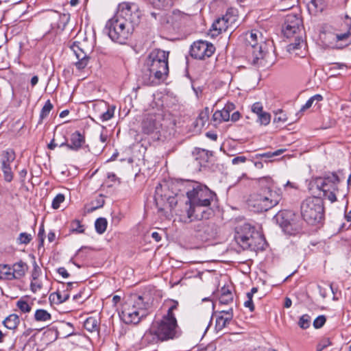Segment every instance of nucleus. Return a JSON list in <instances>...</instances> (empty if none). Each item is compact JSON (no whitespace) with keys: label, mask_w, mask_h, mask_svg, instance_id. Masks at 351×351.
Returning <instances> with one entry per match:
<instances>
[{"label":"nucleus","mask_w":351,"mask_h":351,"mask_svg":"<svg viewBox=\"0 0 351 351\" xmlns=\"http://www.w3.org/2000/svg\"><path fill=\"white\" fill-rule=\"evenodd\" d=\"M139 21L140 14L136 5L123 2L119 5L117 14L106 23L108 36L113 41L123 44Z\"/></svg>","instance_id":"obj_1"},{"label":"nucleus","mask_w":351,"mask_h":351,"mask_svg":"<svg viewBox=\"0 0 351 351\" xmlns=\"http://www.w3.org/2000/svg\"><path fill=\"white\" fill-rule=\"evenodd\" d=\"M169 51L153 49L147 56L143 69V80L146 85H157L166 79L169 73Z\"/></svg>","instance_id":"obj_2"},{"label":"nucleus","mask_w":351,"mask_h":351,"mask_svg":"<svg viewBox=\"0 0 351 351\" xmlns=\"http://www.w3.org/2000/svg\"><path fill=\"white\" fill-rule=\"evenodd\" d=\"M258 182L261 189L250 195L247 205L253 212L263 213L276 206L279 203L280 197L272 191L274 182L271 178H260Z\"/></svg>","instance_id":"obj_3"},{"label":"nucleus","mask_w":351,"mask_h":351,"mask_svg":"<svg viewBox=\"0 0 351 351\" xmlns=\"http://www.w3.org/2000/svg\"><path fill=\"white\" fill-rule=\"evenodd\" d=\"M341 180L337 173H330L323 177L313 179L310 185V189L316 188L322 193L323 197L331 203L337 200V197H346L347 193L341 189Z\"/></svg>","instance_id":"obj_4"},{"label":"nucleus","mask_w":351,"mask_h":351,"mask_svg":"<svg viewBox=\"0 0 351 351\" xmlns=\"http://www.w3.org/2000/svg\"><path fill=\"white\" fill-rule=\"evenodd\" d=\"M150 306L142 296H135L123 306L121 319L126 324H137L148 315Z\"/></svg>","instance_id":"obj_5"},{"label":"nucleus","mask_w":351,"mask_h":351,"mask_svg":"<svg viewBox=\"0 0 351 351\" xmlns=\"http://www.w3.org/2000/svg\"><path fill=\"white\" fill-rule=\"evenodd\" d=\"M180 185L186 190V197L188 198V204L197 205L203 204V205H210L211 202L215 194L210 191L207 186L195 181H183Z\"/></svg>","instance_id":"obj_6"},{"label":"nucleus","mask_w":351,"mask_h":351,"mask_svg":"<svg viewBox=\"0 0 351 351\" xmlns=\"http://www.w3.org/2000/svg\"><path fill=\"white\" fill-rule=\"evenodd\" d=\"M344 23L348 29L343 33H335L329 29H325L320 32L319 40L325 47L342 49L348 45L351 36V18L346 16Z\"/></svg>","instance_id":"obj_7"},{"label":"nucleus","mask_w":351,"mask_h":351,"mask_svg":"<svg viewBox=\"0 0 351 351\" xmlns=\"http://www.w3.org/2000/svg\"><path fill=\"white\" fill-rule=\"evenodd\" d=\"M301 215L308 223L315 225L324 218V202L321 197L312 196L306 198L301 204Z\"/></svg>","instance_id":"obj_8"},{"label":"nucleus","mask_w":351,"mask_h":351,"mask_svg":"<svg viewBox=\"0 0 351 351\" xmlns=\"http://www.w3.org/2000/svg\"><path fill=\"white\" fill-rule=\"evenodd\" d=\"M150 332L161 341L173 339L180 335V328L176 318L165 315L161 319L153 323Z\"/></svg>","instance_id":"obj_9"},{"label":"nucleus","mask_w":351,"mask_h":351,"mask_svg":"<svg viewBox=\"0 0 351 351\" xmlns=\"http://www.w3.org/2000/svg\"><path fill=\"white\" fill-rule=\"evenodd\" d=\"M244 40L247 51L252 54V62L258 64L265 54V43L262 34L258 30H252L245 34Z\"/></svg>","instance_id":"obj_10"},{"label":"nucleus","mask_w":351,"mask_h":351,"mask_svg":"<svg viewBox=\"0 0 351 351\" xmlns=\"http://www.w3.org/2000/svg\"><path fill=\"white\" fill-rule=\"evenodd\" d=\"M274 219L287 234L296 235L302 231V221L291 211H280L276 215Z\"/></svg>","instance_id":"obj_11"},{"label":"nucleus","mask_w":351,"mask_h":351,"mask_svg":"<svg viewBox=\"0 0 351 351\" xmlns=\"http://www.w3.org/2000/svg\"><path fill=\"white\" fill-rule=\"evenodd\" d=\"M259 237L258 232L249 223L238 226L235 230L234 239L243 250H247L255 244L256 237Z\"/></svg>","instance_id":"obj_12"},{"label":"nucleus","mask_w":351,"mask_h":351,"mask_svg":"<svg viewBox=\"0 0 351 351\" xmlns=\"http://www.w3.org/2000/svg\"><path fill=\"white\" fill-rule=\"evenodd\" d=\"M210 206L203 205V204L197 205L188 204L186 209V215L183 216L182 220L184 223H189L195 220L203 221L209 219L213 215V210Z\"/></svg>","instance_id":"obj_13"},{"label":"nucleus","mask_w":351,"mask_h":351,"mask_svg":"<svg viewBox=\"0 0 351 351\" xmlns=\"http://www.w3.org/2000/svg\"><path fill=\"white\" fill-rule=\"evenodd\" d=\"M237 16L233 13V10L228 11L221 18L217 19L212 25L210 33L212 36H217L223 32L227 31L229 28L232 29L235 26Z\"/></svg>","instance_id":"obj_14"},{"label":"nucleus","mask_w":351,"mask_h":351,"mask_svg":"<svg viewBox=\"0 0 351 351\" xmlns=\"http://www.w3.org/2000/svg\"><path fill=\"white\" fill-rule=\"evenodd\" d=\"M214 45L207 41L198 40L194 42L191 45L190 53L191 56L198 60H204L210 58L215 52Z\"/></svg>","instance_id":"obj_15"},{"label":"nucleus","mask_w":351,"mask_h":351,"mask_svg":"<svg viewBox=\"0 0 351 351\" xmlns=\"http://www.w3.org/2000/svg\"><path fill=\"white\" fill-rule=\"evenodd\" d=\"M302 30V19L298 14H288L283 26L285 36L291 37Z\"/></svg>","instance_id":"obj_16"},{"label":"nucleus","mask_w":351,"mask_h":351,"mask_svg":"<svg viewBox=\"0 0 351 351\" xmlns=\"http://www.w3.org/2000/svg\"><path fill=\"white\" fill-rule=\"evenodd\" d=\"M71 49L78 60L77 62H75L76 67L79 70L84 69L88 62L87 51L82 47L81 43L78 41L73 43L71 46Z\"/></svg>","instance_id":"obj_17"},{"label":"nucleus","mask_w":351,"mask_h":351,"mask_svg":"<svg viewBox=\"0 0 351 351\" xmlns=\"http://www.w3.org/2000/svg\"><path fill=\"white\" fill-rule=\"evenodd\" d=\"M188 19V16L180 10H173L167 14L163 19V23L169 24L173 28H178Z\"/></svg>","instance_id":"obj_18"},{"label":"nucleus","mask_w":351,"mask_h":351,"mask_svg":"<svg viewBox=\"0 0 351 351\" xmlns=\"http://www.w3.org/2000/svg\"><path fill=\"white\" fill-rule=\"evenodd\" d=\"M28 267L26 263L23 261H19L10 267V280L14 279H20L23 277L27 271Z\"/></svg>","instance_id":"obj_19"},{"label":"nucleus","mask_w":351,"mask_h":351,"mask_svg":"<svg viewBox=\"0 0 351 351\" xmlns=\"http://www.w3.org/2000/svg\"><path fill=\"white\" fill-rule=\"evenodd\" d=\"M159 123L157 121L155 114H147L143 121V130L146 134L152 133L158 128Z\"/></svg>","instance_id":"obj_20"},{"label":"nucleus","mask_w":351,"mask_h":351,"mask_svg":"<svg viewBox=\"0 0 351 351\" xmlns=\"http://www.w3.org/2000/svg\"><path fill=\"white\" fill-rule=\"evenodd\" d=\"M85 143V137L80 132L76 131L71 136V143H67L66 146L72 150H78Z\"/></svg>","instance_id":"obj_21"},{"label":"nucleus","mask_w":351,"mask_h":351,"mask_svg":"<svg viewBox=\"0 0 351 351\" xmlns=\"http://www.w3.org/2000/svg\"><path fill=\"white\" fill-rule=\"evenodd\" d=\"M1 166H11V163L15 160V152L12 149H7L1 154Z\"/></svg>","instance_id":"obj_22"},{"label":"nucleus","mask_w":351,"mask_h":351,"mask_svg":"<svg viewBox=\"0 0 351 351\" xmlns=\"http://www.w3.org/2000/svg\"><path fill=\"white\" fill-rule=\"evenodd\" d=\"M20 324V318L16 314L8 315L3 322V324L9 330H14Z\"/></svg>","instance_id":"obj_23"},{"label":"nucleus","mask_w":351,"mask_h":351,"mask_svg":"<svg viewBox=\"0 0 351 351\" xmlns=\"http://www.w3.org/2000/svg\"><path fill=\"white\" fill-rule=\"evenodd\" d=\"M230 114H227L223 109L221 110H217L214 112L212 121L215 125L219 124L223 121H228L230 120Z\"/></svg>","instance_id":"obj_24"},{"label":"nucleus","mask_w":351,"mask_h":351,"mask_svg":"<svg viewBox=\"0 0 351 351\" xmlns=\"http://www.w3.org/2000/svg\"><path fill=\"white\" fill-rule=\"evenodd\" d=\"M209 110L208 108L202 110L196 119L195 126L198 128H202L208 121Z\"/></svg>","instance_id":"obj_25"},{"label":"nucleus","mask_w":351,"mask_h":351,"mask_svg":"<svg viewBox=\"0 0 351 351\" xmlns=\"http://www.w3.org/2000/svg\"><path fill=\"white\" fill-rule=\"evenodd\" d=\"M303 40L300 36H297L295 43H291L287 46V51L291 54H294L295 56H302V53L298 52V51L300 50L302 47Z\"/></svg>","instance_id":"obj_26"},{"label":"nucleus","mask_w":351,"mask_h":351,"mask_svg":"<svg viewBox=\"0 0 351 351\" xmlns=\"http://www.w3.org/2000/svg\"><path fill=\"white\" fill-rule=\"evenodd\" d=\"M227 315L228 317L219 315H217L215 322V329L217 331L223 330L232 320L230 314H228Z\"/></svg>","instance_id":"obj_27"},{"label":"nucleus","mask_w":351,"mask_h":351,"mask_svg":"<svg viewBox=\"0 0 351 351\" xmlns=\"http://www.w3.org/2000/svg\"><path fill=\"white\" fill-rule=\"evenodd\" d=\"M220 304H228L232 302V293L227 288L223 287L221 290V295L219 298Z\"/></svg>","instance_id":"obj_28"},{"label":"nucleus","mask_w":351,"mask_h":351,"mask_svg":"<svg viewBox=\"0 0 351 351\" xmlns=\"http://www.w3.org/2000/svg\"><path fill=\"white\" fill-rule=\"evenodd\" d=\"M34 319L36 322H47L51 321V315L45 309H38L35 312Z\"/></svg>","instance_id":"obj_29"},{"label":"nucleus","mask_w":351,"mask_h":351,"mask_svg":"<svg viewBox=\"0 0 351 351\" xmlns=\"http://www.w3.org/2000/svg\"><path fill=\"white\" fill-rule=\"evenodd\" d=\"M84 326L89 332L97 331L99 328L98 321L95 317H90L84 322Z\"/></svg>","instance_id":"obj_30"},{"label":"nucleus","mask_w":351,"mask_h":351,"mask_svg":"<svg viewBox=\"0 0 351 351\" xmlns=\"http://www.w3.org/2000/svg\"><path fill=\"white\" fill-rule=\"evenodd\" d=\"M62 16L59 12H53L51 13V27L53 29H63L64 27V24H60L59 23L60 20L61 19Z\"/></svg>","instance_id":"obj_31"},{"label":"nucleus","mask_w":351,"mask_h":351,"mask_svg":"<svg viewBox=\"0 0 351 351\" xmlns=\"http://www.w3.org/2000/svg\"><path fill=\"white\" fill-rule=\"evenodd\" d=\"M107 220L105 218H99L95 221V226L97 233L103 234L107 228Z\"/></svg>","instance_id":"obj_32"},{"label":"nucleus","mask_w":351,"mask_h":351,"mask_svg":"<svg viewBox=\"0 0 351 351\" xmlns=\"http://www.w3.org/2000/svg\"><path fill=\"white\" fill-rule=\"evenodd\" d=\"M1 169L3 172L4 180L7 182H12L14 178V172L11 166H1Z\"/></svg>","instance_id":"obj_33"},{"label":"nucleus","mask_w":351,"mask_h":351,"mask_svg":"<svg viewBox=\"0 0 351 351\" xmlns=\"http://www.w3.org/2000/svg\"><path fill=\"white\" fill-rule=\"evenodd\" d=\"M53 108V105L51 103L50 100H47L45 104V106L43 107L40 114V121L39 122L41 123L44 119H45L49 114L50 111Z\"/></svg>","instance_id":"obj_34"},{"label":"nucleus","mask_w":351,"mask_h":351,"mask_svg":"<svg viewBox=\"0 0 351 351\" xmlns=\"http://www.w3.org/2000/svg\"><path fill=\"white\" fill-rule=\"evenodd\" d=\"M298 3V0H279L278 6L281 10L292 8Z\"/></svg>","instance_id":"obj_35"},{"label":"nucleus","mask_w":351,"mask_h":351,"mask_svg":"<svg viewBox=\"0 0 351 351\" xmlns=\"http://www.w3.org/2000/svg\"><path fill=\"white\" fill-rule=\"evenodd\" d=\"M16 306L23 313H29L32 310V305L22 299L16 302Z\"/></svg>","instance_id":"obj_36"},{"label":"nucleus","mask_w":351,"mask_h":351,"mask_svg":"<svg viewBox=\"0 0 351 351\" xmlns=\"http://www.w3.org/2000/svg\"><path fill=\"white\" fill-rule=\"evenodd\" d=\"M62 138H64V141L60 142V143L57 142L58 141V135L54 134L53 138L51 140L49 144H48V148L49 149H54L56 147H63L66 145V139L64 136H62Z\"/></svg>","instance_id":"obj_37"},{"label":"nucleus","mask_w":351,"mask_h":351,"mask_svg":"<svg viewBox=\"0 0 351 351\" xmlns=\"http://www.w3.org/2000/svg\"><path fill=\"white\" fill-rule=\"evenodd\" d=\"M322 99H323V97L321 95L317 94V95H313L301 108V110L304 111L305 110L310 108L315 101L319 102V101H322Z\"/></svg>","instance_id":"obj_38"},{"label":"nucleus","mask_w":351,"mask_h":351,"mask_svg":"<svg viewBox=\"0 0 351 351\" xmlns=\"http://www.w3.org/2000/svg\"><path fill=\"white\" fill-rule=\"evenodd\" d=\"M10 275V266L8 265H0V280H8Z\"/></svg>","instance_id":"obj_39"},{"label":"nucleus","mask_w":351,"mask_h":351,"mask_svg":"<svg viewBox=\"0 0 351 351\" xmlns=\"http://www.w3.org/2000/svg\"><path fill=\"white\" fill-rule=\"evenodd\" d=\"M149 1L155 8L158 9L165 8L172 4V0H149Z\"/></svg>","instance_id":"obj_40"},{"label":"nucleus","mask_w":351,"mask_h":351,"mask_svg":"<svg viewBox=\"0 0 351 351\" xmlns=\"http://www.w3.org/2000/svg\"><path fill=\"white\" fill-rule=\"evenodd\" d=\"M114 109L115 108L114 106L108 107L106 111L101 114V120L102 121H106L111 119L114 116Z\"/></svg>","instance_id":"obj_41"},{"label":"nucleus","mask_w":351,"mask_h":351,"mask_svg":"<svg viewBox=\"0 0 351 351\" xmlns=\"http://www.w3.org/2000/svg\"><path fill=\"white\" fill-rule=\"evenodd\" d=\"M311 317L308 315H303L298 322L299 326L302 329H306L310 326Z\"/></svg>","instance_id":"obj_42"},{"label":"nucleus","mask_w":351,"mask_h":351,"mask_svg":"<svg viewBox=\"0 0 351 351\" xmlns=\"http://www.w3.org/2000/svg\"><path fill=\"white\" fill-rule=\"evenodd\" d=\"M71 230L73 232L83 233L84 232V226L79 220H74L71 225Z\"/></svg>","instance_id":"obj_43"},{"label":"nucleus","mask_w":351,"mask_h":351,"mask_svg":"<svg viewBox=\"0 0 351 351\" xmlns=\"http://www.w3.org/2000/svg\"><path fill=\"white\" fill-rule=\"evenodd\" d=\"M64 195L63 194H58L53 199L51 206L53 209L60 208V204L64 201Z\"/></svg>","instance_id":"obj_44"},{"label":"nucleus","mask_w":351,"mask_h":351,"mask_svg":"<svg viewBox=\"0 0 351 351\" xmlns=\"http://www.w3.org/2000/svg\"><path fill=\"white\" fill-rule=\"evenodd\" d=\"M307 3V7L309 11L311 12H316L318 8H319V3H320V0H305ZM320 10L322 8H320Z\"/></svg>","instance_id":"obj_45"},{"label":"nucleus","mask_w":351,"mask_h":351,"mask_svg":"<svg viewBox=\"0 0 351 351\" xmlns=\"http://www.w3.org/2000/svg\"><path fill=\"white\" fill-rule=\"evenodd\" d=\"M271 121V115L269 112H265V114H261L257 119V122L259 123L262 125H267Z\"/></svg>","instance_id":"obj_46"},{"label":"nucleus","mask_w":351,"mask_h":351,"mask_svg":"<svg viewBox=\"0 0 351 351\" xmlns=\"http://www.w3.org/2000/svg\"><path fill=\"white\" fill-rule=\"evenodd\" d=\"M284 152L283 149H278L276 152H266L263 154H257L256 156V158H270L273 156H277L282 154Z\"/></svg>","instance_id":"obj_47"},{"label":"nucleus","mask_w":351,"mask_h":351,"mask_svg":"<svg viewBox=\"0 0 351 351\" xmlns=\"http://www.w3.org/2000/svg\"><path fill=\"white\" fill-rule=\"evenodd\" d=\"M56 295L58 302L62 303L66 302L69 298V295L66 291H58L56 294H53V296Z\"/></svg>","instance_id":"obj_48"},{"label":"nucleus","mask_w":351,"mask_h":351,"mask_svg":"<svg viewBox=\"0 0 351 351\" xmlns=\"http://www.w3.org/2000/svg\"><path fill=\"white\" fill-rule=\"evenodd\" d=\"M32 237L30 234L26 232H22L19 234L18 241L21 244H27L30 242Z\"/></svg>","instance_id":"obj_49"},{"label":"nucleus","mask_w":351,"mask_h":351,"mask_svg":"<svg viewBox=\"0 0 351 351\" xmlns=\"http://www.w3.org/2000/svg\"><path fill=\"white\" fill-rule=\"evenodd\" d=\"M326 321V319L324 315H319L314 320L313 326L315 328H320L324 325Z\"/></svg>","instance_id":"obj_50"},{"label":"nucleus","mask_w":351,"mask_h":351,"mask_svg":"<svg viewBox=\"0 0 351 351\" xmlns=\"http://www.w3.org/2000/svg\"><path fill=\"white\" fill-rule=\"evenodd\" d=\"M42 287H43V285L38 279L36 280H32L30 287H31V290L34 293H36L37 291H40L42 289Z\"/></svg>","instance_id":"obj_51"},{"label":"nucleus","mask_w":351,"mask_h":351,"mask_svg":"<svg viewBox=\"0 0 351 351\" xmlns=\"http://www.w3.org/2000/svg\"><path fill=\"white\" fill-rule=\"evenodd\" d=\"M178 303L176 301H172L171 305L169 307L167 314L165 315L169 317H176L173 311L177 309Z\"/></svg>","instance_id":"obj_52"},{"label":"nucleus","mask_w":351,"mask_h":351,"mask_svg":"<svg viewBox=\"0 0 351 351\" xmlns=\"http://www.w3.org/2000/svg\"><path fill=\"white\" fill-rule=\"evenodd\" d=\"M287 121V115L283 113L282 110H280L276 114L274 121L277 123H285Z\"/></svg>","instance_id":"obj_53"},{"label":"nucleus","mask_w":351,"mask_h":351,"mask_svg":"<svg viewBox=\"0 0 351 351\" xmlns=\"http://www.w3.org/2000/svg\"><path fill=\"white\" fill-rule=\"evenodd\" d=\"M41 269L38 267V265L35 263L34 265V269L32 272V280H38L40 276L41 275Z\"/></svg>","instance_id":"obj_54"},{"label":"nucleus","mask_w":351,"mask_h":351,"mask_svg":"<svg viewBox=\"0 0 351 351\" xmlns=\"http://www.w3.org/2000/svg\"><path fill=\"white\" fill-rule=\"evenodd\" d=\"M246 295L247 300L244 302V306L246 308H248L250 311L252 312L254 310V305L252 301V293H247Z\"/></svg>","instance_id":"obj_55"},{"label":"nucleus","mask_w":351,"mask_h":351,"mask_svg":"<svg viewBox=\"0 0 351 351\" xmlns=\"http://www.w3.org/2000/svg\"><path fill=\"white\" fill-rule=\"evenodd\" d=\"M263 109V104L261 102H256L252 106V111L255 112H261Z\"/></svg>","instance_id":"obj_56"},{"label":"nucleus","mask_w":351,"mask_h":351,"mask_svg":"<svg viewBox=\"0 0 351 351\" xmlns=\"http://www.w3.org/2000/svg\"><path fill=\"white\" fill-rule=\"evenodd\" d=\"M246 160H247V158L245 156H237V157H234V158H232V163L233 165H238L239 163H244V162H245Z\"/></svg>","instance_id":"obj_57"},{"label":"nucleus","mask_w":351,"mask_h":351,"mask_svg":"<svg viewBox=\"0 0 351 351\" xmlns=\"http://www.w3.org/2000/svg\"><path fill=\"white\" fill-rule=\"evenodd\" d=\"M330 345V342L328 340H324L322 342L319 343L317 346V351H322L324 348L328 347Z\"/></svg>","instance_id":"obj_58"},{"label":"nucleus","mask_w":351,"mask_h":351,"mask_svg":"<svg viewBox=\"0 0 351 351\" xmlns=\"http://www.w3.org/2000/svg\"><path fill=\"white\" fill-rule=\"evenodd\" d=\"M235 109V106L232 103H228L225 105L223 110L227 112V114H230L232 111Z\"/></svg>","instance_id":"obj_59"},{"label":"nucleus","mask_w":351,"mask_h":351,"mask_svg":"<svg viewBox=\"0 0 351 351\" xmlns=\"http://www.w3.org/2000/svg\"><path fill=\"white\" fill-rule=\"evenodd\" d=\"M58 273L61 275L64 278H66L69 276L67 270L64 267H60L57 269Z\"/></svg>","instance_id":"obj_60"},{"label":"nucleus","mask_w":351,"mask_h":351,"mask_svg":"<svg viewBox=\"0 0 351 351\" xmlns=\"http://www.w3.org/2000/svg\"><path fill=\"white\" fill-rule=\"evenodd\" d=\"M228 314H230L231 319L233 318V310L232 308H228V310H222L219 313V315L227 316Z\"/></svg>","instance_id":"obj_61"},{"label":"nucleus","mask_w":351,"mask_h":351,"mask_svg":"<svg viewBox=\"0 0 351 351\" xmlns=\"http://www.w3.org/2000/svg\"><path fill=\"white\" fill-rule=\"evenodd\" d=\"M240 117H241V114H240L239 112L235 111L232 114V115L230 117V119L232 121L235 122L240 119Z\"/></svg>","instance_id":"obj_62"},{"label":"nucleus","mask_w":351,"mask_h":351,"mask_svg":"<svg viewBox=\"0 0 351 351\" xmlns=\"http://www.w3.org/2000/svg\"><path fill=\"white\" fill-rule=\"evenodd\" d=\"M108 136L106 132L102 131L99 136V140L102 143H106L108 141Z\"/></svg>","instance_id":"obj_63"},{"label":"nucleus","mask_w":351,"mask_h":351,"mask_svg":"<svg viewBox=\"0 0 351 351\" xmlns=\"http://www.w3.org/2000/svg\"><path fill=\"white\" fill-rule=\"evenodd\" d=\"M285 186L287 188V187H290L291 189H298V186L297 185L296 183L295 182H291L289 181H287V182L285 184Z\"/></svg>","instance_id":"obj_64"}]
</instances>
